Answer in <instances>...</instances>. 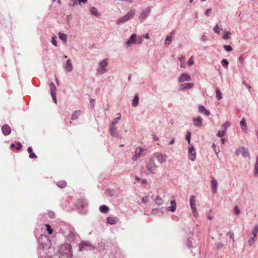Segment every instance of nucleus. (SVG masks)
<instances>
[{
  "instance_id": "nucleus-14",
  "label": "nucleus",
  "mask_w": 258,
  "mask_h": 258,
  "mask_svg": "<svg viewBox=\"0 0 258 258\" xmlns=\"http://www.w3.org/2000/svg\"><path fill=\"white\" fill-rule=\"evenodd\" d=\"M73 67L71 60L68 59L64 67V70L67 72H71L73 70Z\"/></svg>"
},
{
  "instance_id": "nucleus-12",
  "label": "nucleus",
  "mask_w": 258,
  "mask_h": 258,
  "mask_svg": "<svg viewBox=\"0 0 258 258\" xmlns=\"http://www.w3.org/2000/svg\"><path fill=\"white\" fill-rule=\"evenodd\" d=\"M191 80L190 76L187 74L182 73L178 79L179 83L183 82L184 81H189Z\"/></svg>"
},
{
  "instance_id": "nucleus-33",
  "label": "nucleus",
  "mask_w": 258,
  "mask_h": 258,
  "mask_svg": "<svg viewBox=\"0 0 258 258\" xmlns=\"http://www.w3.org/2000/svg\"><path fill=\"white\" fill-rule=\"evenodd\" d=\"M100 211L103 213H106L109 211L108 207L106 205H102L100 207Z\"/></svg>"
},
{
  "instance_id": "nucleus-13",
  "label": "nucleus",
  "mask_w": 258,
  "mask_h": 258,
  "mask_svg": "<svg viewBox=\"0 0 258 258\" xmlns=\"http://www.w3.org/2000/svg\"><path fill=\"white\" fill-rule=\"evenodd\" d=\"M156 158L159 162L162 164L166 161L167 157L165 154L158 153L156 155Z\"/></svg>"
},
{
  "instance_id": "nucleus-15",
  "label": "nucleus",
  "mask_w": 258,
  "mask_h": 258,
  "mask_svg": "<svg viewBox=\"0 0 258 258\" xmlns=\"http://www.w3.org/2000/svg\"><path fill=\"white\" fill-rule=\"evenodd\" d=\"M2 131L5 136L9 135L11 132V128L8 124L4 125L2 127Z\"/></svg>"
},
{
  "instance_id": "nucleus-32",
  "label": "nucleus",
  "mask_w": 258,
  "mask_h": 258,
  "mask_svg": "<svg viewBox=\"0 0 258 258\" xmlns=\"http://www.w3.org/2000/svg\"><path fill=\"white\" fill-rule=\"evenodd\" d=\"M139 97L138 95H136L132 102V105L133 106H137L139 104Z\"/></svg>"
},
{
  "instance_id": "nucleus-30",
  "label": "nucleus",
  "mask_w": 258,
  "mask_h": 258,
  "mask_svg": "<svg viewBox=\"0 0 258 258\" xmlns=\"http://www.w3.org/2000/svg\"><path fill=\"white\" fill-rule=\"evenodd\" d=\"M90 12L92 15H95L97 17L100 16V14L98 12L97 9L95 7L91 8L90 10Z\"/></svg>"
},
{
  "instance_id": "nucleus-21",
  "label": "nucleus",
  "mask_w": 258,
  "mask_h": 258,
  "mask_svg": "<svg viewBox=\"0 0 258 258\" xmlns=\"http://www.w3.org/2000/svg\"><path fill=\"white\" fill-rule=\"evenodd\" d=\"M117 218L116 217H108L106 219L107 223L111 225L115 224L116 223Z\"/></svg>"
},
{
  "instance_id": "nucleus-8",
  "label": "nucleus",
  "mask_w": 258,
  "mask_h": 258,
  "mask_svg": "<svg viewBox=\"0 0 258 258\" xmlns=\"http://www.w3.org/2000/svg\"><path fill=\"white\" fill-rule=\"evenodd\" d=\"M146 152V150L141 148H137L135 151V154L133 157V159L136 160L138 158L140 157Z\"/></svg>"
},
{
  "instance_id": "nucleus-44",
  "label": "nucleus",
  "mask_w": 258,
  "mask_h": 258,
  "mask_svg": "<svg viewBox=\"0 0 258 258\" xmlns=\"http://www.w3.org/2000/svg\"><path fill=\"white\" fill-rule=\"evenodd\" d=\"M220 30L221 29L218 25H216V26L214 28V31L218 34H220Z\"/></svg>"
},
{
  "instance_id": "nucleus-31",
  "label": "nucleus",
  "mask_w": 258,
  "mask_h": 258,
  "mask_svg": "<svg viewBox=\"0 0 258 258\" xmlns=\"http://www.w3.org/2000/svg\"><path fill=\"white\" fill-rule=\"evenodd\" d=\"M135 13V10H132L130 11L127 14H126V15L127 16L129 20H130L134 17Z\"/></svg>"
},
{
  "instance_id": "nucleus-10",
  "label": "nucleus",
  "mask_w": 258,
  "mask_h": 258,
  "mask_svg": "<svg viewBox=\"0 0 258 258\" xmlns=\"http://www.w3.org/2000/svg\"><path fill=\"white\" fill-rule=\"evenodd\" d=\"M189 157L190 160L194 161L196 157V152L195 151L194 147L191 145L188 149Z\"/></svg>"
},
{
  "instance_id": "nucleus-64",
  "label": "nucleus",
  "mask_w": 258,
  "mask_h": 258,
  "mask_svg": "<svg viewBox=\"0 0 258 258\" xmlns=\"http://www.w3.org/2000/svg\"><path fill=\"white\" fill-rule=\"evenodd\" d=\"M15 145H14V144H12L11 145V148H14V147H15Z\"/></svg>"
},
{
  "instance_id": "nucleus-63",
  "label": "nucleus",
  "mask_w": 258,
  "mask_h": 258,
  "mask_svg": "<svg viewBox=\"0 0 258 258\" xmlns=\"http://www.w3.org/2000/svg\"><path fill=\"white\" fill-rule=\"evenodd\" d=\"M180 67H181V68H183V67H184V62H182V63H181V64Z\"/></svg>"
},
{
  "instance_id": "nucleus-29",
  "label": "nucleus",
  "mask_w": 258,
  "mask_h": 258,
  "mask_svg": "<svg viewBox=\"0 0 258 258\" xmlns=\"http://www.w3.org/2000/svg\"><path fill=\"white\" fill-rule=\"evenodd\" d=\"M127 20H129V19L128 18V17H127V16L125 15H124V16L120 18L118 20H117V24H119V23H122Z\"/></svg>"
},
{
  "instance_id": "nucleus-27",
  "label": "nucleus",
  "mask_w": 258,
  "mask_h": 258,
  "mask_svg": "<svg viewBox=\"0 0 258 258\" xmlns=\"http://www.w3.org/2000/svg\"><path fill=\"white\" fill-rule=\"evenodd\" d=\"M28 152L29 153V157L31 159L32 158H36L37 156L35 155L34 153L33 152L32 148L30 147H28L27 149Z\"/></svg>"
},
{
  "instance_id": "nucleus-38",
  "label": "nucleus",
  "mask_w": 258,
  "mask_h": 258,
  "mask_svg": "<svg viewBox=\"0 0 258 258\" xmlns=\"http://www.w3.org/2000/svg\"><path fill=\"white\" fill-rule=\"evenodd\" d=\"M216 97L218 100H220L222 98V93L219 89H217L216 90Z\"/></svg>"
},
{
  "instance_id": "nucleus-39",
  "label": "nucleus",
  "mask_w": 258,
  "mask_h": 258,
  "mask_svg": "<svg viewBox=\"0 0 258 258\" xmlns=\"http://www.w3.org/2000/svg\"><path fill=\"white\" fill-rule=\"evenodd\" d=\"M225 133H226V131L222 130V131H219L217 133V135L219 137H223L225 136Z\"/></svg>"
},
{
  "instance_id": "nucleus-20",
  "label": "nucleus",
  "mask_w": 258,
  "mask_h": 258,
  "mask_svg": "<svg viewBox=\"0 0 258 258\" xmlns=\"http://www.w3.org/2000/svg\"><path fill=\"white\" fill-rule=\"evenodd\" d=\"M171 206L167 208V210L171 212H174L176 209V204L174 200L170 202Z\"/></svg>"
},
{
  "instance_id": "nucleus-19",
  "label": "nucleus",
  "mask_w": 258,
  "mask_h": 258,
  "mask_svg": "<svg viewBox=\"0 0 258 258\" xmlns=\"http://www.w3.org/2000/svg\"><path fill=\"white\" fill-rule=\"evenodd\" d=\"M194 121L195 125L198 126V127H201L202 126L203 119H202V117H201L200 116H198V117L194 118Z\"/></svg>"
},
{
  "instance_id": "nucleus-28",
  "label": "nucleus",
  "mask_w": 258,
  "mask_h": 258,
  "mask_svg": "<svg viewBox=\"0 0 258 258\" xmlns=\"http://www.w3.org/2000/svg\"><path fill=\"white\" fill-rule=\"evenodd\" d=\"M58 36L60 39L62 40L65 43L67 41L68 36L66 34L61 32L58 33Z\"/></svg>"
},
{
  "instance_id": "nucleus-59",
  "label": "nucleus",
  "mask_w": 258,
  "mask_h": 258,
  "mask_svg": "<svg viewBox=\"0 0 258 258\" xmlns=\"http://www.w3.org/2000/svg\"><path fill=\"white\" fill-rule=\"evenodd\" d=\"M174 143V140L172 139L169 142L170 145H172Z\"/></svg>"
},
{
  "instance_id": "nucleus-18",
  "label": "nucleus",
  "mask_w": 258,
  "mask_h": 258,
  "mask_svg": "<svg viewBox=\"0 0 258 258\" xmlns=\"http://www.w3.org/2000/svg\"><path fill=\"white\" fill-rule=\"evenodd\" d=\"M212 184V190L213 192L216 193L217 192L218 182L215 178H212L211 180Z\"/></svg>"
},
{
  "instance_id": "nucleus-62",
  "label": "nucleus",
  "mask_w": 258,
  "mask_h": 258,
  "mask_svg": "<svg viewBox=\"0 0 258 258\" xmlns=\"http://www.w3.org/2000/svg\"><path fill=\"white\" fill-rule=\"evenodd\" d=\"M221 144H224V142H225V140L224 139H221Z\"/></svg>"
},
{
  "instance_id": "nucleus-3",
  "label": "nucleus",
  "mask_w": 258,
  "mask_h": 258,
  "mask_svg": "<svg viewBox=\"0 0 258 258\" xmlns=\"http://www.w3.org/2000/svg\"><path fill=\"white\" fill-rule=\"evenodd\" d=\"M147 168L149 172L151 173H155L157 168V166L154 162V159L151 158L150 162L147 164Z\"/></svg>"
},
{
  "instance_id": "nucleus-5",
  "label": "nucleus",
  "mask_w": 258,
  "mask_h": 258,
  "mask_svg": "<svg viewBox=\"0 0 258 258\" xmlns=\"http://www.w3.org/2000/svg\"><path fill=\"white\" fill-rule=\"evenodd\" d=\"M195 200H196L195 196L192 195L190 197V201H189L190 206L191 209L192 210L194 216L195 217H197L198 214V212L197 211V208H196V203H195Z\"/></svg>"
},
{
  "instance_id": "nucleus-16",
  "label": "nucleus",
  "mask_w": 258,
  "mask_h": 258,
  "mask_svg": "<svg viewBox=\"0 0 258 258\" xmlns=\"http://www.w3.org/2000/svg\"><path fill=\"white\" fill-rule=\"evenodd\" d=\"M175 34V30H173L172 31H171V32L170 33V35H168L166 38V40H165V44H167V45H169L171 43L172 40V38L174 37V35Z\"/></svg>"
},
{
  "instance_id": "nucleus-60",
  "label": "nucleus",
  "mask_w": 258,
  "mask_h": 258,
  "mask_svg": "<svg viewBox=\"0 0 258 258\" xmlns=\"http://www.w3.org/2000/svg\"><path fill=\"white\" fill-rule=\"evenodd\" d=\"M145 38H146V39H149V35L148 33L146 34L145 35Z\"/></svg>"
},
{
  "instance_id": "nucleus-2",
  "label": "nucleus",
  "mask_w": 258,
  "mask_h": 258,
  "mask_svg": "<svg viewBox=\"0 0 258 258\" xmlns=\"http://www.w3.org/2000/svg\"><path fill=\"white\" fill-rule=\"evenodd\" d=\"M39 242L41 248L45 249L49 247L51 241L46 235H41L39 239Z\"/></svg>"
},
{
  "instance_id": "nucleus-48",
  "label": "nucleus",
  "mask_w": 258,
  "mask_h": 258,
  "mask_svg": "<svg viewBox=\"0 0 258 258\" xmlns=\"http://www.w3.org/2000/svg\"><path fill=\"white\" fill-rule=\"evenodd\" d=\"M227 235L229 236V237L233 240V241H234V234L232 232H229L227 233Z\"/></svg>"
},
{
  "instance_id": "nucleus-43",
  "label": "nucleus",
  "mask_w": 258,
  "mask_h": 258,
  "mask_svg": "<svg viewBox=\"0 0 258 258\" xmlns=\"http://www.w3.org/2000/svg\"><path fill=\"white\" fill-rule=\"evenodd\" d=\"M230 125V123L228 121H226L224 124L222 125V128L223 130L226 131L227 128Z\"/></svg>"
},
{
  "instance_id": "nucleus-11",
  "label": "nucleus",
  "mask_w": 258,
  "mask_h": 258,
  "mask_svg": "<svg viewBox=\"0 0 258 258\" xmlns=\"http://www.w3.org/2000/svg\"><path fill=\"white\" fill-rule=\"evenodd\" d=\"M151 12V9L148 8L146 10L143 11L139 17L140 21L142 22L143 20L145 19Z\"/></svg>"
},
{
  "instance_id": "nucleus-54",
  "label": "nucleus",
  "mask_w": 258,
  "mask_h": 258,
  "mask_svg": "<svg viewBox=\"0 0 258 258\" xmlns=\"http://www.w3.org/2000/svg\"><path fill=\"white\" fill-rule=\"evenodd\" d=\"M21 148H22L21 144L20 142L18 143H17V147L16 148V149L17 150H19Z\"/></svg>"
},
{
  "instance_id": "nucleus-4",
  "label": "nucleus",
  "mask_w": 258,
  "mask_h": 258,
  "mask_svg": "<svg viewBox=\"0 0 258 258\" xmlns=\"http://www.w3.org/2000/svg\"><path fill=\"white\" fill-rule=\"evenodd\" d=\"M108 65V59L107 58L103 59L99 63V68L98 72L100 74H102L107 71L106 67Z\"/></svg>"
},
{
  "instance_id": "nucleus-55",
  "label": "nucleus",
  "mask_w": 258,
  "mask_h": 258,
  "mask_svg": "<svg viewBox=\"0 0 258 258\" xmlns=\"http://www.w3.org/2000/svg\"><path fill=\"white\" fill-rule=\"evenodd\" d=\"M81 249L82 250L87 249V248L85 247V245H84V242H82L81 244Z\"/></svg>"
},
{
  "instance_id": "nucleus-25",
  "label": "nucleus",
  "mask_w": 258,
  "mask_h": 258,
  "mask_svg": "<svg viewBox=\"0 0 258 258\" xmlns=\"http://www.w3.org/2000/svg\"><path fill=\"white\" fill-rule=\"evenodd\" d=\"M110 133L112 136H116L117 135V128L114 125H111L110 127Z\"/></svg>"
},
{
  "instance_id": "nucleus-7",
  "label": "nucleus",
  "mask_w": 258,
  "mask_h": 258,
  "mask_svg": "<svg viewBox=\"0 0 258 258\" xmlns=\"http://www.w3.org/2000/svg\"><path fill=\"white\" fill-rule=\"evenodd\" d=\"M235 153L237 156L240 154H241L244 157H249V154L248 153L247 149L243 147L240 148L238 149H237Z\"/></svg>"
},
{
  "instance_id": "nucleus-24",
  "label": "nucleus",
  "mask_w": 258,
  "mask_h": 258,
  "mask_svg": "<svg viewBox=\"0 0 258 258\" xmlns=\"http://www.w3.org/2000/svg\"><path fill=\"white\" fill-rule=\"evenodd\" d=\"M80 114H81L80 110L75 111L74 112H73V113L72 114V115L71 117V119L73 120L77 119L79 118V117L80 116Z\"/></svg>"
},
{
  "instance_id": "nucleus-34",
  "label": "nucleus",
  "mask_w": 258,
  "mask_h": 258,
  "mask_svg": "<svg viewBox=\"0 0 258 258\" xmlns=\"http://www.w3.org/2000/svg\"><path fill=\"white\" fill-rule=\"evenodd\" d=\"M254 174L255 176H258V157H256V162L254 166Z\"/></svg>"
},
{
  "instance_id": "nucleus-49",
  "label": "nucleus",
  "mask_w": 258,
  "mask_h": 258,
  "mask_svg": "<svg viewBox=\"0 0 258 258\" xmlns=\"http://www.w3.org/2000/svg\"><path fill=\"white\" fill-rule=\"evenodd\" d=\"M234 212L236 215H239L240 211L239 209L238 206H236L234 208Z\"/></svg>"
},
{
  "instance_id": "nucleus-22",
  "label": "nucleus",
  "mask_w": 258,
  "mask_h": 258,
  "mask_svg": "<svg viewBox=\"0 0 258 258\" xmlns=\"http://www.w3.org/2000/svg\"><path fill=\"white\" fill-rule=\"evenodd\" d=\"M194 84L192 83H187L180 85V89L181 90H185L186 89H191L193 87Z\"/></svg>"
},
{
  "instance_id": "nucleus-35",
  "label": "nucleus",
  "mask_w": 258,
  "mask_h": 258,
  "mask_svg": "<svg viewBox=\"0 0 258 258\" xmlns=\"http://www.w3.org/2000/svg\"><path fill=\"white\" fill-rule=\"evenodd\" d=\"M222 66L225 69H227L228 67L229 62L226 59H223L221 61Z\"/></svg>"
},
{
  "instance_id": "nucleus-40",
  "label": "nucleus",
  "mask_w": 258,
  "mask_h": 258,
  "mask_svg": "<svg viewBox=\"0 0 258 258\" xmlns=\"http://www.w3.org/2000/svg\"><path fill=\"white\" fill-rule=\"evenodd\" d=\"M230 35H231L230 32H227L225 33V34L223 37V38L225 40L230 39L231 38Z\"/></svg>"
},
{
  "instance_id": "nucleus-58",
  "label": "nucleus",
  "mask_w": 258,
  "mask_h": 258,
  "mask_svg": "<svg viewBox=\"0 0 258 258\" xmlns=\"http://www.w3.org/2000/svg\"><path fill=\"white\" fill-rule=\"evenodd\" d=\"M240 62L242 63L244 60V58L242 56H240L239 58Z\"/></svg>"
},
{
  "instance_id": "nucleus-17",
  "label": "nucleus",
  "mask_w": 258,
  "mask_h": 258,
  "mask_svg": "<svg viewBox=\"0 0 258 258\" xmlns=\"http://www.w3.org/2000/svg\"><path fill=\"white\" fill-rule=\"evenodd\" d=\"M136 39H137V36H136V35L135 34H133L131 35L130 39L127 41L126 45L128 46H130L132 44H133L135 43Z\"/></svg>"
},
{
  "instance_id": "nucleus-41",
  "label": "nucleus",
  "mask_w": 258,
  "mask_h": 258,
  "mask_svg": "<svg viewBox=\"0 0 258 258\" xmlns=\"http://www.w3.org/2000/svg\"><path fill=\"white\" fill-rule=\"evenodd\" d=\"M120 117H121L120 115L119 114V116L117 117H116V118H115L113 120V121L112 122L111 125H114L115 124H116L118 122V121L120 120Z\"/></svg>"
},
{
  "instance_id": "nucleus-53",
  "label": "nucleus",
  "mask_w": 258,
  "mask_h": 258,
  "mask_svg": "<svg viewBox=\"0 0 258 258\" xmlns=\"http://www.w3.org/2000/svg\"><path fill=\"white\" fill-rule=\"evenodd\" d=\"M78 2L79 4H81V3H83L84 4H86L87 2V0H78Z\"/></svg>"
},
{
  "instance_id": "nucleus-57",
  "label": "nucleus",
  "mask_w": 258,
  "mask_h": 258,
  "mask_svg": "<svg viewBox=\"0 0 258 258\" xmlns=\"http://www.w3.org/2000/svg\"><path fill=\"white\" fill-rule=\"evenodd\" d=\"M179 60L182 62L184 60V56L182 55L180 57L178 58Z\"/></svg>"
},
{
  "instance_id": "nucleus-42",
  "label": "nucleus",
  "mask_w": 258,
  "mask_h": 258,
  "mask_svg": "<svg viewBox=\"0 0 258 258\" xmlns=\"http://www.w3.org/2000/svg\"><path fill=\"white\" fill-rule=\"evenodd\" d=\"M155 201L158 205H161L162 204V200L159 196L156 198Z\"/></svg>"
},
{
  "instance_id": "nucleus-56",
  "label": "nucleus",
  "mask_w": 258,
  "mask_h": 258,
  "mask_svg": "<svg viewBox=\"0 0 258 258\" xmlns=\"http://www.w3.org/2000/svg\"><path fill=\"white\" fill-rule=\"evenodd\" d=\"M212 11L211 9H208L206 11L205 14L208 16L209 15V13H210Z\"/></svg>"
},
{
  "instance_id": "nucleus-37",
  "label": "nucleus",
  "mask_w": 258,
  "mask_h": 258,
  "mask_svg": "<svg viewBox=\"0 0 258 258\" xmlns=\"http://www.w3.org/2000/svg\"><path fill=\"white\" fill-rule=\"evenodd\" d=\"M45 226L46 227V230L48 232V233L49 234H52L53 233V229L51 228V226L48 224H46Z\"/></svg>"
},
{
  "instance_id": "nucleus-1",
  "label": "nucleus",
  "mask_w": 258,
  "mask_h": 258,
  "mask_svg": "<svg viewBox=\"0 0 258 258\" xmlns=\"http://www.w3.org/2000/svg\"><path fill=\"white\" fill-rule=\"evenodd\" d=\"M58 252L60 256L69 257L72 255V247L69 244H62L59 247Z\"/></svg>"
},
{
  "instance_id": "nucleus-61",
  "label": "nucleus",
  "mask_w": 258,
  "mask_h": 258,
  "mask_svg": "<svg viewBox=\"0 0 258 258\" xmlns=\"http://www.w3.org/2000/svg\"><path fill=\"white\" fill-rule=\"evenodd\" d=\"M153 138L155 141H157L158 140V137H156L155 135L154 136Z\"/></svg>"
},
{
  "instance_id": "nucleus-47",
  "label": "nucleus",
  "mask_w": 258,
  "mask_h": 258,
  "mask_svg": "<svg viewBox=\"0 0 258 258\" xmlns=\"http://www.w3.org/2000/svg\"><path fill=\"white\" fill-rule=\"evenodd\" d=\"M194 63V60L193 59V56H191L188 60V64L189 66H191Z\"/></svg>"
},
{
  "instance_id": "nucleus-26",
  "label": "nucleus",
  "mask_w": 258,
  "mask_h": 258,
  "mask_svg": "<svg viewBox=\"0 0 258 258\" xmlns=\"http://www.w3.org/2000/svg\"><path fill=\"white\" fill-rule=\"evenodd\" d=\"M240 125L242 126V130L244 132L247 131V123L245 118H243L240 121Z\"/></svg>"
},
{
  "instance_id": "nucleus-9",
  "label": "nucleus",
  "mask_w": 258,
  "mask_h": 258,
  "mask_svg": "<svg viewBox=\"0 0 258 258\" xmlns=\"http://www.w3.org/2000/svg\"><path fill=\"white\" fill-rule=\"evenodd\" d=\"M50 93L52 96V98L53 99V100L54 101L55 103H56V87L54 85V84L53 82H51L50 84Z\"/></svg>"
},
{
  "instance_id": "nucleus-45",
  "label": "nucleus",
  "mask_w": 258,
  "mask_h": 258,
  "mask_svg": "<svg viewBox=\"0 0 258 258\" xmlns=\"http://www.w3.org/2000/svg\"><path fill=\"white\" fill-rule=\"evenodd\" d=\"M224 48L227 51H230L232 50V47L230 45H224Z\"/></svg>"
},
{
  "instance_id": "nucleus-51",
  "label": "nucleus",
  "mask_w": 258,
  "mask_h": 258,
  "mask_svg": "<svg viewBox=\"0 0 258 258\" xmlns=\"http://www.w3.org/2000/svg\"><path fill=\"white\" fill-rule=\"evenodd\" d=\"M148 201V196H145L142 198V202L146 203Z\"/></svg>"
},
{
  "instance_id": "nucleus-50",
  "label": "nucleus",
  "mask_w": 258,
  "mask_h": 258,
  "mask_svg": "<svg viewBox=\"0 0 258 258\" xmlns=\"http://www.w3.org/2000/svg\"><path fill=\"white\" fill-rule=\"evenodd\" d=\"M136 40H137V43L138 44H141L143 41L142 38L140 36L137 38Z\"/></svg>"
},
{
  "instance_id": "nucleus-52",
  "label": "nucleus",
  "mask_w": 258,
  "mask_h": 258,
  "mask_svg": "<svg viewBox=\"0 0 258 258\" xmlns=\"http://www.w3.org/2000/svg\"><path fill=\"white\" fill-rule=\"evenodd\" d=\"M51 42H52V44L54 46H56L57 45V43H56V40H55L54 37H52Z\"/></svg>"
},
{
  "instance_id": "nucleus-6",
  "label": "nucleus",
  "mask_w": 258,
  "mask_h": 258,
  "mask_svg": "<svg viewBox=\"0 0 258 258\" xmlns=\"http://www.w3.org/2000/svg\"><path fill=\"white\" fill-rule=\"evenodd\" d=\"M258 233V224L256 225L252 231V237H250V239L248 241V243L249 245H252L254 242V238L256 237Z\"/></svg>"
},
{
  "instance_id": "nucleus-46",
  "label": "nucleus",
  "mask_w": 258,
  "mask_h": 258,
  "mask_svg": "<svg viewBox=\"0 0 258 258\" xmlns=\"http://www.w3.org/2000/svg\"><path fill=\"white\" fill-rule=\"evenodd\" d=\"M186 139L187 140L189 144L190 143V133L188 132L186 135Z\"/></svg>"
},
{
  "instance_id": "nucleus-36",
  "label": "nucleus",
  "mask_w": 258,
  "mask_h": 258,
  "mask_svg": "<svg viewBox=\"0 0 258 258\" xmlns=\"http://www.w3.org/2000/svg\"><path fill=\"white\" fill-rule=\"evenodd\" d=\"M57 184L59 187L61 188H64L67 185V182L63 181H60L57 182Z\"/></svg>"
},
{
  "instance_id": "nucleus-23",
  "label": "nucleus",
  "mask_w": 258,
  "mask_h": 258,
  "mask_svg": "<svg viewBox=\"0 0 258 258\" xmlns=\"http://www.w3.org/2000/svg\"><path fill=\"white\" fill-rule=\"evenodd\" d=\"M199 110L200 112L205 114L207 116H209L210 114V112L203 105H200L199 106Z\"/></svg>"
}]
</instances>
